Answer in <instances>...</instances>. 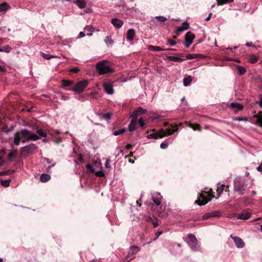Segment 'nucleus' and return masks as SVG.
<instances>
[{
	"label": "nucleus",
	"instance_id": "f257e3e1",
	"mask_svg": "<svg viewBox=\"0 0 262 262\" xmlns=\"http://www.w3.org/2000/svg\"><path fill=\"white\" fill-rule=\"evenodd\" d=\"M39 137L26 129H23L15 133L14 137V144L18 146L20 140L25 143L29 141H36Z\"/></svg>",
	"mask_w": 262,
	"mask_h": 262
},
{
	"label": "nucleus",
	"instance_id": "f03ea898",
	"mask_svg": "<svg viewBox=\"0 0 262 262\" xmlns=\"http://www.w3.org/2000/svg\"><path fill=\"white\" fill-rule=\"evenodd\" d=\"M178 130V127L177 125H173L170 124L169 126L165 130L161 129L157 131L156 129H154L152 130V133L148 135L147 136V138L148 139H154L162 138L165 136L172 135L174 132H177Z\"/></svg>",
	"mask_w": 262,
	"mask_h": 262
},
{
	"label": "nucleus",
	"instance_id": "7ed1b4c3",
	"mask_svg": "<svg viewBox=\"0 0 262 262\" xmlns=\"http://www.w3.org/2000/svg\"><path fill=\"white\" fill-rule=\"evenodd\" d=\"M247 186V182L243 178H236L234 181L233 189L238 195L245 194Z\"/></svg>",
	"mask_w": 262,
	"mask_h": 262
},
{
	"label": "nucleus",
	"instance_id": "20e7f679",
	"mask_svg": "<svg viewBox=\"0 0 262 262\" xmlns=\"http://www.w3.org/2000/svg\"><path fill=\"white\" fill-rule=\"evenodd\" d=\"M107 60H103L99 61L96 64V69L100 75L112 73L114 70L107 65Z\"/></svg>",
	"mask_w": 262,
	"mask_h": 262
},
{
	"label": "nucleus",
	"instance_id": "39448f33",
	"mask_svg": "<svg viewBox=\"0 0 262 262\" xmlns=\"http://www.w3.org/2000/svg\"><path fill=\"white\" fill-rule=\"evenodd\" d=\"M189 241L188 244L191 249L194 251H198L199 250L200 246L198 244V240L195 236L193 234H189L188 235Z\"/></svg>",
	"mask_w": 262,
	"mask_h": 262
},
{
	"label": "nucleus",
	"instance_id": "423d86ee",
	"mask_svg": "<svg viewBox=\"0 0 262 262\" xmlns=\"http://www.w3.org/2000/svg\"><path fill=\"white\" fill-rule=\"evenodd\" d=\"M89 81L86 80L79 81L72 89L74 92L78 93H81L88 85Z\"/></svg>",
	"mask_w": 262,
	"mask_h": 262
},
{
	"label": "nucleus",
	"instance_id": "0eeeda50",
	"mask_svg": "<svg viewBox=\"0 0 262 262\" xmlns=\"http://www.w3.org/2000/svg\"><path fill=\"white\" fill-rule=\"evenodd\" d=\"M211 200V198L205 196L203 194L201 193L198 196V200L195 201L194 203L199 206H203L206 204Z\"/></svg>",
	"mask_w": 262,
	"mask_h": 262
},
{
	"label": "nucleus",
	"instance_id": "6e6552de",
	"mask_svg": "<svg viewBox=\"0 0 262 262\" xmlns=\"http://www.w3.org/2000/svg\"><path fill=\"white\" fill-rule=\"evenodd\" d=\"M104 90L107 94L112 95L114 94V91L113 85L111 81L105 82L103 83Z\"/></svg>",
	"mask_w": 262,
	"mask_h": 262
},
{
	"label": "nucleus",
	"instance_id": "1a4fd4ad",
	"mask_svg": "<svg viewBox=\"0 0 262 262\" xmlns=\"http://www.w3.org/2000/svg\"><path fill=\"white\" fill-rule=\"evenodd\" d=\"M194 38V35L191 32H188L186 34L185 38V42L184 45L186 48L189 47L190 45L192 43Z\"/></svg>",
	"mask_w": 262,
	"mask_h": 262
},
{
	"label": "nucleus",
	"instance_id": "9d476101",
	"mask_svg": "<svg viewBox=\"0 0 262 262\" xmlns=\"http://www.w3.org/2000/svg\"><path fill=\"white\" fill-rule=\"evenodd\" d=\"M230 237L233 239L237 248H242L244 247L245 243L242 238L238 236H233L232 234L230 235Z\"/></svg>",
	"mask_w": 262,
	"mask_h": 262
},
{
	"label": "nucleus",
	"instance_id": "9b49d317",
	"mask_svg": "<svg viewBox=\"0 0 262 262\" xmlns=\"http://www.w3.org/2000/svg\"><path fill=\"white\" fill-rule=\"evenodd\" d=\"M250 215L251 212L249 210H244L237 215V218L240 220H246L249 219Z\"/></svg>",
	"mask_w": 262,
	"mask_h": 262
},
{
	"label": "nucleus",
	"instance_id": "f8f14e48",
	"mask_svg": "<svg viewBox=\"0 0 262 262\" xmlns=\"http://www.w3.org/2000/svg\"><path fill=\"white\" fill-rule=\"evenodd\" d=\"M162 196L160 193L159 192L155 193L152 195V200L154 203L155 204L156 206H159L161 204Z\"/></svg>",
	"mask_w": 262,
	"mask_h": 262
},
{
	"label": "nucleus",
	"instance_id": "ddd939ff",
	"mask_svg": "<svg viewBox=\"0 0 262 262\" xmlns=\"http://www.w3.org/2000/svg\"><path fill=\"white\" fill-rule=\"evenodd\" d=\"M189 28V24L187 21H184L182 23V26L180 27H179L177 30H176V33L177 35H179V34L187 30Z\"/></svg>",
	"mask_w": 262,
	"mask_h": 262
},
{
	"label": "nucleus",
	"instance_id": "4468645a",
	"mask_svg": "<svg viewBox=\"0 0 262 262\" xmlns=\"http://www.w3.org/2000/svg\"><path fill=\"white\" fill-rule=\"evenodd\" d=\"M111 23L113 26L117 28H120L123 25V21L116 18H113L111 20Z\"/></svg>",
	"mask_w": 262,
	"mask_h": 262
},
{
	"label": "nucleus",
	"instance_id": "2eb2a0df",
	"mask_svg": "<svg viewBox=\"0 0 262 262\" xmlns=\"http://www.w3.org/2000/svg\"><path fill=\"white\" fill-rule=\"evenodd\" d=\"M133 119L131 120L129 125L128 130L130 132H133L136 128L137 125V117H132Z\"/></svg>",
	"mask_w": 262,
	"mask_h": 262
},
{
	"label": "nucleus",
	"instance_id": "dca6fc26",
	"mask_svg": "<svg viewBox=\"0 0 262 262\" xmlns=\"http://www.w3.org/2000/svg\"><path fill=\"white\" fill-rule=\"evenodd\" d=\"M146 113V110L143 109L141 107H139L136 110L134 111L132 117H138V116L144 114Z\"/></svg>",
	"mask_w": 262,
	"mask_h": 262
},
{
	"label": "nucleus",
	"instance_id": "f3484780",
	"mask_svg": "<svg viewBox=\"0 0 262 262\" xmlns=\"http://www.w3.org/2000/svg\"><path fill=\"white\" fill-rule=\"evenodd\" d=\"M135 35V30L133 29H129L127 32V39L128 40H132L134 38Z\"/></svg>",
	"mask_w": 262,
	"mask_h": 262
},
{
	"label": "nucleus",
	"instance_id": "a211bd4d",
	"mask_svg": "<svg viewBox=\"0 0 262 262\" xmlns=\"http://www.w3.org/2000/svg\"><path fill=\"white\" fill-rule=\"evenodd\" d=\"M51 179V177L49 174L46 173L41 174L40 176V181L42 183H46Z\"/></svg>",
	"mask_w": 262,
	"mask_h": 262
},
{
	"label": "nucleus",
	"instance_id": "6ab92c4d",
	"mask_svg": "<svg viewBox=\"0 0 262 262\" xmlns=\"http://www.w3.org/2000/svg\"><path fill=\"white\" fill-rule=\"evenodd\" d=\"M230 106L231 108L235 109L236 112L242 110L243 108L242 105L238 103H231Z\"/></svg>",
	"mask_w": 262,
	"mask_h": 262
},
{
	"label": "nucleus",
	"instance_id": "aec40b11",
	"mask_svg": "<svg viewBox=\"0 0 262 262\" xmlns=\"http://www.w3.org/2000/svg\"><path fill=\"white\" fill-rule=\"evenodd\" d=\"M167 58L168 60L174 62H182L185 60L184 59L173 56H168L167 57Z\"/></svg>",
	"mask_w": 262,
	"mask_h": 262
},
{
	"label": "nucleus",
	"instance_id": "412c9836",
	"mask_svg": "<svg viewBox=\"0 0 262 262\" xmlns=\"http://www.w3.org/2000/svg\"><path fill=\"white\" fill-rule=\"evenodd\" d=\"M257 118V125L262 127V113H259L254 116Z\"/></svg>",
	"mask_w": 262,
	"mask_h": 262
},
{
	"label": "nucleus",
	"instance_id": "4be33fe9",
	"mask_svg": "<svg viewBox=\"0 0 262 262\" xmlns=\"http://www.w3.org/2000/svg\"><path fill=\"white\" fill-rule=\"evenodd\" d=\"M148 50L150 51H156V52L165 51L164 49H163L160 47L154 46H152V45H150L148 47Z\"/></svg>",
	"mask_w": 262,
	"mask_h": 262
},
{
	"label": "nucleus",
	"instance_id": "5701e85b",
	"mask_svg": "<svg viewBox=\"0 0 262 262\" xmlns=\"http://www.w3.org/2000/svg\"><path fill=\"white\" fill-rule=\"evenodd\" d=\"M104 41L107 46H112L114 43L113 40L112 39L111 36H107Z\"/></svg>",
	"mask_w": 262,
	"mask_h": 262
},
{
	"label": "nucleus",
	"instance_id": "b1692460",
	"mask_svg": "<svg viewBox=\"0 0 262 262\" xmlns=\"http://www.w3.org/2000/svg\"><path fill=\"white\" fill-rule=\"evenodd\" d=\"M10 8L9 5L6 3H2L0 4V12L6 11L8 10Z\"/></svg>",
	"mask_w": 262,
	"mask_h": 262
},
{
	"label": "nucleus",
	"instance_id": "393cba45",
	"mask_svg": "<svg viewBox=\"0 0 262 262\" xmlns=\"http://www.w3.org/2000/svg\"><path fill=\"white\" fill-rule=\"evenodd\" d=\"M75 3L80 8H84L86 7V3L83 0H77L75 2Z\"/></svg>",
	"mask_w": 262,
	"mask_h": 262
},
{
	"label": "nucleus",
	"instance_id": "a878e982",
	"mask_svg": "<svg viewBox=\"0 0 262 262\" xmlns=\"http://www.w3.org/2000/svg\"><path fill=\"white\" fill-rule=\"evenodd\" d=\"M258 59V57L256 56L255 55L251 54L249 56V62L251 63H256Z\"/></svg>",
	"mask_w": 262,
	"mask_h": 262
},
{
	"label": "nucleus",
	"instance_id": "bb28decb",
	"mask_svg": "<svg viewBox=\"0 0 262 262\" xmlns=\"http://www.w3.org/2000/svg\"><path fill=\"white\" fill-rule=\"evenodd\" d=\"M192 78L191 76H189L188 77H185L183 79V84L185 86H188L191 82Z\"/></svg>",
	"mask_w": 262,
	"mask_h": 262
},
{
	"label": "nucleus",
	"instance_id": "cd10ccee",
	"mask_svg": "<svg viewBox=\"0 0 262 262\" xmlns=\"http://www.w3.org/2000/svg\"><path fill=\"white\" fill-rule=\"evenodd\" d=\"M225 185L224 184H222L217 187L216 191H217V193L218 196L217 198H216V199H218V198L219 196H220V195L223 193V192L225 189Z\"/></svg>",
	"mask_w": 262,
	"mask_h": 262
},
{
	"label": "nucleus",
	"instance_id": "c85d7f7f",
	"mask_svg": "<svg viewBox=\"0 0 262 262\" xmlns=\"http://www.w3.org/2000/svg\"><path fill=\"white\" fill-rule=\"evenodd\" d=\"M34 146H35V144L31 143V144H30L29 145L25 146H24L23 147H22L21 150H22V151H26V152H30L31 149Z\"/></svg>",
	"mask_w": 262,
	"mask_h": 262
},
{
	"label": "nucleus",
	"instance_id": "c756f323",
	"mask_svg": "<svg viewBox=\"0 0 262 262\" xmlns=\"http://www.w3.org/2000/svg\"><path fill=\"white\" fill-rule=\"evenodd\" d=\"M201 56V55L198 54H188L186 55L187 59H192L198 58Z\"/></svg>",
	"mask_w": 262,
	"mask_h": 262
},
{
	"label": "nucleus",
	"instance_id": "7c9ffc66",
	"mask_svg": "<svg viewBox=\"0 0 262 262\" xmlns=\"http://www.w3.org/2000/svg\"><path fill=\"white\" fill-rule=\"evenodd\" d=\"M61 82H62V86L66 87V86H69L71 85L73 83V81L69 80L63 79L61 81Z\"/></svg>",
	"mask_w": 262,
	"mask_h": 262
},
{
	"label": "nucleus",
	"instance_id": "2f4dec72",
	"mask_svg": "<svg viewBox=\"0 0 262 262\" xmlns=\"http://www.w3.org/2000/svg\"><path fill=\"white\" fill-rule=\"evenodd\" d=\"M189 126L191 128H192L193 130H199L201 131V126L199 124H192V123H189Z\"/></svg>",
	"mask_w": 262,
	"mask_h": 262
},
{
	"label": "nucleus",
	"instance_id": "473e14b6",
	"mask_svg": "<svg viewBox=\"0 0 262 262\" xmlns=\"http://www.w3.org/2000/svg\"><path fill=\"white\" fill-rule=\"evenodd\" d=\"M101 119L109 120L111 119V114L110 113H107L105 114H99Z\"/></svg>",
	"mask_w": 262,
	"mask_h": 262
},
{
	"label": "nucleus",
	"instance_id": "72a5a7b5",
	"mask_svg": "<svg viewBox=\"0 0 262 262\" xmlns=\"http://www.w3.org/2000/svg\"><path fill=\"white\" fill-rule=\"evenodd\" d=\"M11 47L9 45H7L3 48H0V52H6L8 53L11 51Z\"/></svg>",
	"mask_w": 262,
	"mask_h": 262
},
{
	"label": "nucleus",
	"instance_id": "f704fd0d",
	"mask_svg": "<svg viewBox=\"0 0 262 262\" xmlns=\"http://www.w3.org/2000/svg\"><path fill=\"white\" fill-rule=\"evenodd\" d=\"M17 154V150L16 149L12 150L8 155V159L11 160L13 158L16 156Z\"/></svg>",
	"mask_w": 262,
	"mask_h": 262
},
{
	"label": "nucleus",
	"instance_id": "c9c22d12",
	"mask_svg": "<svg viewBox=\"0 0 262 262\" xmlns=\"http://www.w3.org/2000/svg\"><path fill=\"white\" fill-rule=\"evenodd\" d=\"M140 250V248L137 246H133L129 250L132 254H136Z\"/></svg>",
	"mask_w": 262,
	"mask_h": 262
},
{
	"label": "nucleus",
	"instance_id": "e433bc0d",
	"mask_svg": "<svg viewBox=\"0 0 262 262\" xmlns=\"http://www.w3.org/2000/svg\"><path fill=\"white\" fill-rule=\"evenodd\" d=\"M238 73L239 75H242L244 74L246 72V69L245 68L242 66L237 67Z\"/></svg>",
	"mask_w": 262,
	"mask_h": 262
},
{
	"label": "nucleus",
	"instance_id": "4c0bfd02",
	"mask_svg": "<svg viewBox=\"0 0 262 262\" xmlns=\"http://www.w3.org/2000/svg\"><path fill=\"white\" fill-rule=\"evenodd\" d=\"M212 217H220L221 216V213L219 211H214L210 212Z\"/></svg>",
	"mask_w": 262,
	"mask_h": 262
},
{
	"label": "nucleus",
	"instance_id": "58836bf2",
	"mask_svg": "<svg viewBox=\"0 0 262 262\" xmlns=\"http://www.w3.org/2000/svg\"><path fill=\"white\" fill-rule=\"evenodd\" d=\"M125 130H126V129L125 128H122V129H120L119 130H115L113 132V135L115 136H118L119 135H121L123 133H124Z\"/></svg>",
	"mask_w": 262,
	"mask_h": 262
},
{
	"label": "nucleus",
	"instance_id": "ea45409f",
	"mask_svg": "<svg viewBox=\"0 0 262 262\" xmlns=\"http://www.w3.org/2000/svg\"><path fill=\"white\" fill-rule=\"evenodd\" d=\"M155 19L158 20L159 21H160L161 23H164L167 20V18L163 16H156L155 17Z\"/></svg>",
	"mask_w": 262,
	"mask_h": 262
},
{
	"label": "nucleus",
	"instance_id": "a19ab883",
	"mask_svg": "<svg viewBox=\"0 0 262 262\" xmlns=\"http://www.w3.org/2000/svg\"><path fill=\"white\" fill-rule=\"evenodd\" d=\"M234 0H217L220 5H223L226 3H230L233 2Z\"/></svg>",
	"mask_w": 262,
	"mask_h": 262
},
{
	"label": "nucleus",
	"instance_id": "79ce46f5",
	"mask_svg": "<svg viewBox=\"0 0 262 262\" xmlns=\"http://www.w3.org/2000/svg\"><path fill=\"white\" fill-rule=\"evenodd\" d=\"M210 218H212L211 216V214L210 212L206 213L202 216V219L203 220H207V219H209Z\"/></svg>",
	"mask_w": 262,
	"mask_h": 262
},
{
	"label": "nucleus",
	"instance_id": "37998d69",
	"mask_svg": "<svg viewBox=\"0 0 262 262\" xmlns=\"http://www.w3.org/2000/svg\"><path fill=\"white\" fill-rule=\"evenodd\" d=\"M1 185L4 187H8L10 185V180H2L1 181Z\"/></svg>",
	"mask_w": 262,
	"mask_h": 262
},
{
	"label": "nucleus",
	"instance_id": "c03bdc74",
	"mask_svg": "<svg viewBox=\"0 0 262 262\" xmlns=\"http://www.w3.org/2000/svg\"><path fill=\"white\" fill-rule=\"evenodd\" d=\"M138 123H139L140 126L141 128H143L144 127V125H145L144 121L143 120V119L142 118H139V119L138 120Z\"/></svg>",
	"mask_w": 262,
	"mask_h": 262
},
{
	"label": "nucleus",
	"instance_id": "a18cd8bd",
	"mask_svg": "<svg viewBox=\"0 0 262 262\" xmlns=\"http://www.w3.org/2000/svg\"><path fill=\"white\" fill-rule=\"evenodd\" d=\"M42 56L44 59H50L52 58V55L49 54H45L43 53H41Z\"/></svg>",
	"mask_w": 262,
	"mask_h": 262
},
{
	"label": "nucleus",
	"instance_id": "49530a36",
	"mask_svg": "<svg viewBox=\"0 0 262 262\" xmlns=\"http://www.w3.org/2000/svg\"><path fill=\"white\" fill-rule=\"evenodd\" d=\"M37 134L41 137H45L46 136V134L42 129H39L37 131Z\"/></svg>",
	"mask_w": 262,
	"mask_h": 262
},
{
	"label": "nucleus",
	"instance_id": "de8ad7c7",
	"mask_svg": "<svg viewBox=\"0 0 262 262\" xmlns=\"http://www.w3.org/2000/svg\"><path fill=\"white\" fill-rule=\"evenodd\" d=\"M80 71V69L78 67H74L70 70V71L72 73H77Z\"/></svg>",
	"mask_w": 262,
	"mask_h": 262
},
{
	"label": "nucleus",
	"instance_id": "09e8293b",
	"mask_svg": "<svg viewBox=\"0 0 262 262\" xmlns=\"http://www.w3.org/2000/svg\"><path fill=\"white\" fill-rule=\"evenodd\" d=\"M86 169L90 171L91 173L94 172V169L93 168V166L90 164H88L86 165Z\"/></svg>",
	"mask_w": 262,
	"mask_h": 262
},
{
	"label": "nucleus",
	"instance_id": "8fccbe9b",
	"mask_svg": "<svg viewBox=\"0 0 262 262\" xmlns=\"http://www.w3.org/2000/svg\"><path fill=\"white\" fill-rule=\"evenodd\" d=\"M95 175L97 177H103L104 176V173L102 171L100 170V171H97L95 173Z\"/></svg>",
	"mask_w": 262,
	"mask_h": 262
},
{
	"label": "nucleus",
	"instance_id": "3c124183",
	"mask_svg": "<svg viewBox=\"0 0 262 262\" xmlns=\"http://www.w3.org/2000/svg\"><path fill=\"white\" fill-rule=\"evenodd\" d=\"M110 162H111V160H110V158H107L106 160L105 163V166L106 168H111V165L110 164Z\"/></svg>",
	"mask_w": 262,
	"mask_h": 262
},
{
	"label": "nucleus",
	"instance_id": "603ef678",
	"mask_svg": "<svg viewBox=\"0 0 262 262\" xmlns=\"http://www.w3.org/2000/svg\"><path fill=\"white\" fill-rule=\"evenodd\" d=\"M135 257H130V256L128 255L125 258V259L122 261V262H129L132 259H134Z\"/></svg>",
	"mask_w": 262,
	"mask_h": 262
},
{
	"label": "nucleus",
	"instance_id": "864d4df0",
	"mask_svg": "<svg viewBox=\"0 0 262 262\" xmlns=\"http://www.w3.org/2000/svg\"><path fill=\"white\" fill-rule=\"evenodd\" d=\"M168 147V144L166 142H162L160 144V147L162 149H166Z\"/></svg>",
	"mask_w": 262,
	"mask_h": 262
},
{
	"label": "nucleus",
	"instance_id": "5fc2aeb1",
	"mask_svg": "<svg viewBox=\"0 0 262 262\" xmlns=\"http://www.w3.org/2000/svg\"><path fill=\"white\" fill-rule=\"evenodd\" d=\"M167 42L170 46H173L176 44V42L170 39H168Z\"/></svg>",
	"mask_w": 262,
	"mask_h": 262
},
{
	"label": "nucleus",
	"instance_id": "6e6d98bb",
	"mask_svg": "<svg viewBox=\"0 0 262 262\" xmlns=\"http://www.w3.org/2000/svg\"><path fill=\"white\" fill-rule=\"evenodd\" d=\"M152 223L154 228L157 227L159 225V222L157 219L154 220Z\"/></svg>",
	"mask_w": 262,
	"mask_h": 262
},
{
	"label": "nucleus",
	"instance_id": "4d7b16f0",
	"mask_svg": "<svg viewBox=\"0 0 262 262\" xmlns=\"http://www.w3.org/2000/svg\"><path fill=\"white\" fill-rule=\"evenodd\" d=\"M234 120L236 121H247V118L243 117H236Z\"/></svg>",
	"mask_w": 262,
	"mask_h": 262
},
{
	"label": "nucleus",
	"instance_id": "13d9d810",
	"mask_svg": "<svg viewBox=\"0 0 262 262\" xmlns=\"http://www.w3.org/2000/svg\"><path fill=\"white\" fill-rule=\"evenodd\" d=\"M93 29V27L92 26H86V27L85 28V30L88 31H91Z\"/></svg>",
	"mask_w": 262,
	"mask_h": 262
},
{
	"label": "nucleus",
	"instance_id": "bf43d9fd",
	"mask_svg": "<svg viewBox=\"0 0 262 262\" xmlns=\"http://www.w3.org/2000/svg\"><path fill=\"white\" fill-rule=\"evenodd\" d=\"M162 233V231H158L156 233V238H155L154 240H156V239H157L159 236Z\"/></svg>",
	"mask_w": 262,
	"mask_h": 262
},
{
	"label": "nucleus",
	"instance_id": "052dcab7",
	"mask_svg": "<svg viewBox=\"0 0 262 262\" xmlns=\"http://www.w3.org/2000/svg\"><path fill=\"white\" fill-rule=\"evenodd\" d=\"M256 169L258 171L262 172V163L257 167Z\"/></svg>",
	"mask_w": 262,
	"mask_h": 262
},
{
	"label": "nucleus",
	"instance_id": "680f3d73",
	"mask_svg": "<svg viewBox=\"0 0 262 262\" xmlns=\"http://www.w3.org/2000/svg\"><path fill=\"white\" fill-rule=\"evenodd\" d=\"M61 98L63 100H68L69 99V96H64L63 95H62L61 96Z\"/></svg>",
	"mask_w": 262,
	"mask_h": 262
},
{
	"label": "nucleus",
	"instance_id": "e2e57ef3",
	"mask_svg": "<svg viewBox=\"0 0 262 262\" xmlns=\"http://www.w3.org/2000/svg\"><path fill=\"white\" fill-rule=\"evenodd\" d=\"M6 71V70L4 67L0 66V72H5Z\"/></svg>",
	"mask_w": 262,
	"mask_h": 262
},
{
	"label": "nucleus",
	"instance_id": "0e129e2a",
	"mask_svg": "<svg viewBox=\"0 0 262 262\" xmlns=\"http://www.w3.org/2000/svg\"><path fill=\"white\" fill-rule=\"evenodd\" d=\"M85 34L83 32H80L79 33V38H82V37H83L85 36Z\"/></svg>",
	"mask_w": 262,
	"mask_h": 262
},
{
	"label": "nucleus",
	"instance_id": "69168bd1",
	"mask_svg": "<svg viewBox=\"0 0 262 262\" xmlns=\"http://www.w3.org/2000/svg\"><path fill=\"white\" fill-rule=\"evenodd\" d=\"M2 130L4 132H5V133H8L10 131V129H8L7 127H4L2 129Z\"/></svg>",
	"mask_w": 262,
	"mask_h": 262
},
{
	"label": "nucleus",
	"instance_id": "338daca9",
	"mask_svg": "<svg viewBox=\"0 0 262 262\" xmlns=\"http://www.w3.org/2000/svg\"><path fill=\"white\" fill-rule=\"evenodd\" d=\"M212 15V14L211 13H210L209 14V15L208 16V17L205 19V20H206V21H209V20L210 19V18H211V17Z\"/></svg>",
	"mask_w": 262,
	"mask_h": 262
},
{
	"label": "nucleus",
	"instance_id": "774afa93",
	"mask_svg": "<svg viewBox=\"0 0 262 262\" xmlns=\"http://www.w3.org/2000/svg\"><path fill=\"white\" fill-rule=\"evenodd\" d=\"M135 254H132L131 252H130V250H129L128 251V253L127 254L128 255H129L130 256V257H135L134 255Z\"/></svg>",
	"mask_w": 262,
	"mask_h": 262
}]
</instances>
